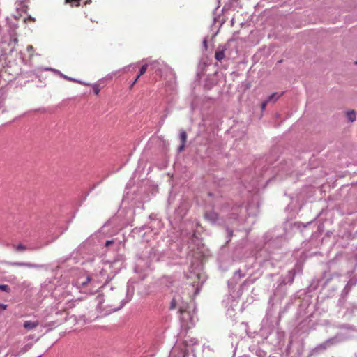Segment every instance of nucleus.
<instances>
[{
	"label": "nucleus",
	"mask_w": 357,
	"mask_h": 357,
	"mask_svg": "<svg viewBox=\"0 0 357 357\" xmlns=\"http://www.w3.org/2000/svg\"><path fill=\"white\" fill-rule=\"evenodd\" d=\"M178 306L180 318L188 327L194 326L198 321L196 307L193 304L185 302L180 295H175L171 301L169 309L174 310Z\"/></svg>",
	"instance_id": "f257e3e1"
},
{
	"label": "nucleus",
	"mask_w": 357,
	"mask_h": 357,
	"mask_svg": "<svg viewBox=\"0 0 357 357\" xmlns=\"http://www.w3.org/2000/svg\"><path fill=\"white\" fill-rule=\"evenodd\" d=\"M125 257L123 255L118 254L113 260L106 261L104 267L100 272V276L105 279L104 286L109 282L115 275L125 266Z\"/></svg>",
	"instance_id": "f03ea898"
},
{
	"label": "nucleus",
	"mask_w": 357,
	"mask_h": 357,
	"mask_svg": "<svg viewBox=\"0 0 357 357\" xmlns=\"http://www.w3.org/2000/svg\"><path fill=\"white\" fill-rule=\"evenodd\" d=\"M17 27L18 25L16 23L10 24L8 29V36L1 37L0 47L3 55L11 54L15 51V45L18 42L16 33Z\"/></svg>",
	"instance_id": "7ed1b4c3"
},
{
	"label": "nucleus",
	"mask_w": 357,
	"mask_h": 357,
	"mask_svg": "<svg viewBox=\"0 0 357 357\" xmlns=\"http://www.w3.org/2000/svg\"><path fill=\"white\" fill-rule=\"evenodd\" d=\"M185 229L181 231V236L183 241L186 242L188 244H195L199 246L201 243V239L199 238V233L198 231L195 229V224L192 222H186Z\"/></svg>",
	"instance_id": "20e7f679"
},
{
	"label": "nucleus",
	"mask_w": 357,
	"mask_h": 357,
	"mask_svg": "<svg viewBox=\"0 0 357 357\" xmlns=\"http://www.w3.org/2000/svg\"><path fill=\"white\" fill-rule=\"evenodd\" d=\"M158 254L155 249L151 247H146L142 252V256L139 257L137 266L149 268L151 262L158 261Z\"/></svg>",
	"instance_id": "39448f33"
},
{
	"label": "nucleus",
	"mask_w": 357,
	"mask_h": 357,
	"mask_svg": "<svg viewBox=\"0 0 357 357\" xmlns=\"http://www.w3.org/2000/svg\"><path fill=\"white\" fill-rule=\"evenodd\" d=\"M135 282L132 280H129L127 282V287H126V296L124 299H123L121 301L120 305L114 309L113 312L117 311L120 309H121L126 303L130 302L131 299L132 298V296L135 293V286H134Z\"/></svg>",
	"instance_id": "423d86ee"
},
{
	"label": "nucleus",
	"mask_w": 357,
	"mask_h": 357,
	"mask_svg": "<svg viewBox=\"0 0 357 357\" xmlns=\"http://www.w3.org/2000/svg\"><path fill=\"white\" fill-rule=\"evenodd\" d=\"M0 264H6L12 266H20V267H26L29 268H38V269H45L48 268L47 265L46 264H36L31 262H21V261H15L10 262L7 261H0Z\"/></svg>",
	"instance_id": "0eeeda50"
},
{
	"label": "nucleus",
	"mask_w": 357,
	"mask_h": 357,
	"mask_svg": "<svg viewBox=\"0 0 357 357\" xmlns=\"http://www.w3.org/2000/svg\"><path fill=\"white\" fill-rule=\"evenodd\" d=\"M46 70H51V71H53L54 73L59 75L61 77L66 79V80H68V81H70V82H76V83H79V84H83V85H89V84L82 81V80H79V79H77L75 78H73V77H68V75H66L64 74H63L61 72H60L59 70H56V69H54V68H45Z\"/></svg>",
	"instance_id": "6e6552de"
},
{
	"label": "nucleus",
	"mask_w": 357,
	"mask_h": 357,
	"mask_svg": "<svg viewBox=\"0 0 357 357\" xmlns=\"http://www.w3.org/2000/svg\"><path fill=\"white\" fill-rule=\"evenodd\" d=\"M178 139L181 141V144L178 146L177 151L180 153L184 149L187 141V133L184 130H180Z\"/></svg>",
	"instance_id": "1a4fd4ad"
},
{
	"label": "nucleus",
	"mask_w": 357,
	"mask_h": 357,
	"mask_svg": "<svg viewBox=\"0 0 357 357\" xmlns=\"http://www.w3.org/2000/svg\"><path fill=\"white\" fill-rule=\"evenodd\" d=\"M172 77L166 82L165 88L166 91L173 92L176 89V75L174 73H172Z\"/></svg>",
	"instance_id": "9d476101"
},
{
	"label": "nucleus",
	"mask_w": 357,
	"mask_h": 357,
	"mask_svg": "<svg viewBox=\"0 0 357 357\" xmlns=\"http://www.w3.org/2000/svg\"><path fill=\"white\" fill-rule=\"evenodd\" d=\"M205 218L213 225L217 224L219 220L218 214L214 211H209L206 213Z\"/></svg>",
	"instance_id": "9b49d317"
},
{
	"label": "nucleus",
	"mask_w": 357,
	"mask_h": 357,
	"mask_svg": "<svg viewBox=\"0 0 357 357\" xmlns=\"http://www.w3.org/2000/svg\"><path fill=\"white\" fill-rule=\"evenodd\" d=\"M91 280V278L89 275H84L83 277H79L77 281L76 284L78 287H86Z\"/></svg>",
	"instance_id": "f8f14e48"
},
{
	"label": "nucleus",
	"mask_w": 357,
	"mask_h": 357,
	"mask_svg": "<svg viewBox=\"0 0 357 357\" xmlns=\"http://www.w3.org/2000/svg\"><path fill=\"white\" fill-rule=\"evenodd\" d=\"M38 325V321H26L23 326L27 330H32Z\"/></svg>",
	"instance_id": "ddd939ff"
},
{
	"label": "nucleus",
	"mask_w": 357,
	"mask_h": 357,
	"mask_svg": "<svg viewBox=\"0 0 357 357\" xmlns=\"http://www.w3.org/2000/svg\"><path fill=\"white\" fill-rule=\"evenodd\" d=\"M283 92L281 93H273L267 98V101L268 102H275L282 95Z\"/></svg>",
	"instance_id": "4468645a"
},
{
	"label": "nucleus",
	"mask_w": 357,
	"mask_h": 357,
	"mask_svg": "<svg viewBox=\"0 0 357 357\" xmlns=\"http://www.w3.org/2000/svg\"><path fill=\"white\" fill-rule=\"evenodd\" d=\"M96 301L97 303V307L100 309L102 308V305L105 301L104 295L98 291V294L96 297Z\"/></svg>",
	"instance_id": "2eb2a0df"
},
{
	"label": "nucleus",
	"mask_w": 357,
	"mask_h": 357,
	"mask_svg": "<svg viewBox=\"0 0 357 357\" xmlns=\"http://www.w3.org/2000/svg\"><path fill=\"white\" fill-rule=\"evenodd\" d=\"M15 248V250L17 252H24L26 250H33V248H28L27 246L24 245V244L22 243H20L17 245H13Z\"/></svg>",
	"instance_id": "dca6fc26"
},
{
	"label": "nucleus",
	"mask_w": 357,
	"mask_h": 357,
	"mask_svg": "<svg viewBox=\"0 0 357 357\" xmlns=\"http://www.w3.org/2000/svg\"><path fill=\"white\" fill-rule=\"evenodd\" d=\"M149 66H150L151 69L155 70V73L160 70V63L157 61L151 62Z\"/></svg>",
	"instance_id": "f3484780"
},
{
	"label": "nucleus",
	"mask_w": 357,
	"mask_h": 357,
	"mask_svg": "<svg viewBox=\"0 0 357 357\" xmlns=\"http://www.w3.org/2000/svg\"><path fill=\"white\" fill-rule=\"evenodd\" d=\"M33 347V344L32 343H28L26 344V345H24L20 351H18L19 352H20V354H25L26 352H27L28 351H29Z\"/></svg>",
	"instance_id": "a211bd4d"
},
{
	"label": "nucleus",
	"mask_w": 357,
	"mask_h": 357,
	"mask_svg": "<svg viewBox=\"0 0 357 357\" xmlns=\"http://www.w3.org/2000/svg\"><path fill=\"white\" fill-rule=\"evenodd\" d=\"M347 116L349 121L354 122L356 120V112L354 110H351L347 113Z\"/></svg>",
	"instance_id": "6ab92c4d"
},
{
	"label": "nucleus",
	"mask_w": 357,
	"mask_h": 357,
	"mask_svg": "<svg viewBox=\"0 0 357 357\" xmlns=\"http://www.w3.org/2000/svg\"><path fill=\"white\" fill-rule=\"evenodd\" d=\"M216 60L221 61L223 59V49L219 50L216 53L215 56Z\"/></svg>",
	"instance_id": "aec40b11"
},
{
	"label": "nucleus",
	"mask_w": 357,
	"mask_h": 357,
	"mask_svg": "<svg viewBox=\"0 0 357 357\" xmlns=\"http://www.w3.org/2000/svg\"><path fill=\"white\" fill-rule=\"evenodd\" d=\"M0 291L10 293L11 291V289L8 284H0Z\"/></svg>",
	"instance_id": "412c9836"
},
{
	"label": "nucleus",
	"mask_w": 357,
	"mask_h": 357,
	"mask_svg": "<svg viewBox=\"0 0 357 357\" xmlns=\"http://www.w3.org/2000/svg\"><path fill=\"white\" fill-rule=\"evenodd\" d=\"M186 346L195 345L197 344V340L195 338H190L185 340Z\"/></svg>",
	"instance_id": "4be33fe9"
},
{
	"label": "nucleus",
	"mask_w": 357,
	"mask_h": 357,
	"mask_svg": "<svg viewBox=\"0 0 357 357\" xmlns=\"http://www.w3.org/2000/svg\"><path fill=\"white\" fill-rule=\"evenodd\" d=\"M82 0H65L66 3H71L72 5H75L76 6L80 5V2Z\"/></svg>",
	"instance_id": "5701e85b"
},
{
	"label": "nucleus",
	"mask_w": 357,
	"mask_h": 357,
	"mask_svg": "<svg viewBox=\"0 0 357 357\" xmlns=\"http://www.w3.org/2000/svg\"><path fill=\"white\" fill-rule=\"evenodd\" d=\"M148 66L149 65L148 64H144L143 65L140 69H139V76H141L143 74L145 73V72L146 71L147 68H148Z\"/></svg>",
	"instance_id": "b1692460"
},
{
	"label": "nucleus",
	"mask_w": 357,
	"mask_h": 357,
	"mask_svg": "<svg viewBox=\"0 0 357 357\" xmlns=\"http://www.w3.org/2000/svg\"><path fill=\"white\" fill-rule=\"evenodd\" d=\"M204 282H202L201 283L199 282L197 284H196V287H195V295H197L199 291H200V289L202 287V284H203Z\"/></svg>",
	"instance_id": "393cba45"
},
{
	"label": "nucleus",
	"mask_w": 357,
	"mask_h": 357,
	"mask_svg": "<svg viewBox=\"0 0 357 357\" xmlns=\"http://www.w3.org/2000/svg\"><path fill=\"white\" fill-rule=\"evenodd\" d=\"M93 93L96 94V95H98L99 93H100V86L98 84H94L93 85Z\"/></svg>",
	"instance_id": "a878e982"
},
{
	"label": "nucleus",
	"mask_w": 357,
	"mask_h": 357,
	"mask_svg": "<svg viewBox=\"0 0 357 357\" xmlns=\"http://www.w3.org/2000/svg\"><path fill=\"white\" fill-rule=\"evenodd\" d=\"M11 354L12 356L10 357H19L21 354H20V352H19L18 351H9L6 356L8 355V354Z\"/></svg>",
	"instance_id": "bb28decb"
},
{
	"label": "nucleus",
	"mask_w": 357,
	"mask_h": 357,
	"mask_svg": "<svg viewBox=\"0 0 357 357\" xmlns=\"http://www.w3.org/2000/svg\"><path fill=\"white\" fill-rule=\"evenodd\" d=\"M268 103V102L267 101V100L264 101L261 103V109L262 112L266 109V105H267Z\"/></svg>",
	"instance_id": "cd10ccee"
},
{
	"label": "nucleus",
	"mask_w": 357,
	"mask_h": 357,
	"mask_svg": "<svg viewBox=\"0 0 357 357\" xmlns=\"http://www.w3.org/2000/svg\"><path fill=\"white\" fill-rule=\"evenodd\" d=\"M222 24H223V22H220V25H219V26H218V29H217V31H216L215 33H213L212 38H213V37H215V36L218 34V33L219 32L220 28L221 27V26H222Z\"/></svg>",
	"instance_id": "c85d7f7f"
},
{
	"label": "nucleus",
	"mask_w": 357,
	"mask_h": 357,
	"mask_svg": "<svg viewBox=\"0 0 357 357\" xmlns=\"http://www.w3.org/2000/svg\"><path fill=\"white\" fill-rule=\"evenodd\" d=\"M114 243L113 240H108L105 242V247H109Z\"/></svg>",
	"instance_id": "c756f323"
},
{
	"label": "nucleus",
	"mask_w": 357,
	"mask_h": 357,
	"mask_svg": "<svg viewBox=\"0 0 357 357\" xmlns=\"http://www.w3.org/2000/svg\"><path fill=\"white\" fill-rule=\"evenodd\" d=\"M8 307V305L6 304L0 303V310H5Z\"/></svg>",
	"instance_id": "7c9ffc66"
},
{
	"label": "nucleus",
	"mask_w": 357,
	"mask_h": 357,
	"mask_svg": "<svg viewBox=\"0 0 357 357\" xmlns=\"http://www.w3.org/2000/svg\"><path fill=\"white\" fill-rule=\"evenodd\" d=\"M327 348V343H324L322 344H320L317 349H326Z\"/></svg>",
	"instance_id": "2f4dec72"
},
{
	"label": "nucleus",
	"mask_w": 357,
	"mask_h": 357,
	"mask_svg": "<svg viewBox=\"0 0 357 357\" xmlns=\"http://www.w3.org/2000/svg\"><path fill=\"white\" fill-rule=\"evenodd\" d=\"M203 45L204 47V49L206 50L207 47H208L207 38H204V39L203 40Z\"/></svg>",
	"instance_id": "473e14b6"
},
{
	"label": "nucleus",
	"mask_w": 357,
	"mask_h": 357,
	"mask_svg": "<svg viewBox=\"0 0 357 357\" xmlns=\"http://www.w3.org/2000/svg\"><path fill=\"white\" fill-rule=\"evenodd\" d=\"M217 1H218V6H217V7L215 8V10H214V11H215V10H217L220 6V5H221V0H217Z\"/></svg>",
	"instance_id": "72a5a7b5"
},
{
	"label": "nucleus",
	"mask_w": 357,
	"mask_h": 357,
	"mask_svg": "<svg viewBox=\"0 0 357 357\" xmlns=\"http://www.w3.org/2000/svg\"><path fill=\"white\" fill-rule=\"evenodd\" d=\"M33 47L32 45H28L27 48H26L28 52H30V51L33 50Z\"/></svg>",
	"instance_id": "f704fd0d"
},
{
	"label": "nucleus",
	"mask_w": 357,
	"mask_h": 357,
	"mask_svg": "<svg viewBox=\"0 0 357 357\" xmlns=\"http://www.w3.org/2000/svg\"><path fill=\"white\" fill-rule=\"evenodd\" d=\"M188 356V351H185L184 353H183V357H187Z\"/></svg>",
	"instance_id": "c9c22d12"
},
{
	"label": "nucleus",
	"mask_w": 357,
	"mask_h": 357,
	"mask_svg": "<svg viewBox=\"0 0 357 357\" xmlns=\"http://www.w3.org/2000/svg\"><path fill=\"white\" fill-rule=\"evenodd\" d=\"M227 232H228V234H229V236H232V234H233V231H231V230H227Z\"/></svg>",
	"instance_id": "e433bc0d"
},
{
	"label": "nucleus",
	"mask_w": 357,
	"mask_h": 357,
	"mask_svg": "<svg viewBox=\"0 0 357 357\" xmlns=\"http://www.w3.org/2000/svg\"><path fill=\"white\" fill-rule=\"evenodd\" d=\"M140 77V76H139V74L137 75L135 79L134 80V83H136V82L137 81V79Z\"/></svg>",
	"instance_id": "4c0bfd02"
},
{
	"label": "nucleus",
	"mask_w": 357,
	"mask_h": 357,
	"mask_svg": "<svg viewBox=\"0 0 357 357\" xmlns=\"http://www.w3.org/2000/svg\"><path fill=\"white\" fill-rule=\"evenodd\" d=\"M20 58L22 59V61H24V59L22 58V53L20 52Z\"/></svg>",
	"instance_id": "58836bf2"
},
{
	"label": "nucleus",
	"mask_w": 357,
	"mask_h": 357,
	"mask_svg": "<svg viewBox=\"0 0 357 357\" xmlns=\"http://www.w3.org/2000/svg\"><path fill=\"white\" fill-rule=\"evenodd\" d=\"M195 277H196L197 279H199V274H195Z\"/></svg>",
	"instance_id": "ea45409f"
},
{
	"label": "nucleus",
	"mask_w": 357,
	"mask_h": 357,
	"mask_svg": "<svg viewBox=\"0 0 357 357\" xmlns=\"http://www.w3.org/2000/svg\"><path fill=\"white\" fill-rule=\"evenodd\" d=\"M216 20H217V17H213V21H214V22H216Z\"/></svg>",
	"instance_id": "a19ab883"
},
{
	"label": "nucleus",
	"mask_w": 357,
	"mask_h": 357,
	"mask_svg": "<svg viewBox=\"0 0 357 357\" xmlns=\"http://www.w3.org/2000/svg\"><path fill=\"white\" fill-rule=\"evenodd\" d=\"M135 83H134V82H132V84H131V85H130V87H132V86L135 85Z\"/></svg>",
	"instance_id": "79ce46f5"
},
{
	"label": "nucleus",
	"mask_w": 357,
	"mask_h": 357,
	"mask_svg": "<svg viewBox=\"0 0 357 357\" xmlns=\"http://www.w3.org/2000/svg\"><path fill=\"white\" fill-rule=\"evenodd\" d=\"M197 76L198 77H200V74H199V73H197Z\"/></svg>",
	"instance_id": "37998d69"
},
{
	"label": "nucleus",
	"mask_w": 357,
	"mask_h": 357,
	"mask_svg": "<svg viewBox=\"0 0 357 357\" xmlns=\"http://www.w3.org/2000/svg\"><path fill=\"white\" fill-rule=\"evenodd\" d=\"M91 0H89V1L85 2V4L87 3H91Z\"/></svg>",
	"instance_id": "c03bdc74"
},
{
	"label": "nucleus",
	"mask_w": 357,
	"mask_h": 357,
	"mask_svg": "<svg viewBox=\"0 0 357 357\" xmlns=\"http://www.w3.org/2000/svg\"><path fill=\"white\" fill-rule=\"evenodd\" d=\"M144 229V226H142L141 228H140V230H142Z\"/></svg>",
	"instance_id": "a18cd8bd"
},
{
	"label": "nucleus",
	"mask_w": 357,
	"mask_h": 357,
	"mask_svg": "<svg viewBox=\"0 0 357 357\" xmlns=\"http://www.w3.org/2000/svg\"><path fill=\"white\" fill-rule=\"evenodd\" d=\"M43 354L39 355L38 357H42Z\"/></svg>",
	"instance_id": "49530a36"
}]
</instances>
